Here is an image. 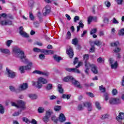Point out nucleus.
I'll list each match as a JSON object with an SVG mask.
<instances>
[{"instance_id": "1", "label": "nucleus", "mask_w": 124, "mask_h": 124, "mask_svg": "<svg viewBox=\"0 0 124 124\" xmlns=\"http://www.w3.org/2000/svg\"><path fill=\"white\" fill-rule=\"evenodd\" d=\"M13 51L14 56L16 58L20 59V60H21V62H23V61L28 60V59L26 58L27 56L25 55V53L23 50H21V48L16 46L13 48Z\"/></svg>"}, {"instance_id": "2", "label": "nucleus", "mask_w": 124, "mask_h": 124, "mask_svg": "<svg viewBox=\"0 0 124 124\" xmlns=\"http://www.w3.org/2000/svg\"><path fill=\"white\" fill-rule=\"evenodd\" d=\"M23 62H24L27 65L19 67V69L20 73H25L26 70L29 71V70L31 69L33 65L32 62L29 60V59H25V61H23Z\"/></svg>"}, {"instance_id": "3", "label": "nucleus", "mask_w": 124, "mask_h": 124, "mask_svg": "<svg viewBox=\"0 0 124 124\" xmlns=\"http://www.w3.org/2000/svg\"><path fill=\"white\" fill-rule=\"evenodd\" d=\"M85 72L86 74H89V71H90V68H91V67H92L91 70L92 72H93L94 74H97L98 71L94 64H91L90 62H86L85 63Z\"/></svg>"}, {"instance_id": "4", "label": "nucleus", "mask_w": 124, "mask_h": 124, "mask_svg": "<svg viewBox=\"0 0 124 124\" xmlns=\"http://www.w3.org/2000/svg\"><path fill=\"white\" fill-rule=\"evenodd\" d=\"M47 79L42 78L40 77L38 78L37 82L32 81V85L34 87H36L37 89H41L42 88V85L47 84Z\"/></svg>"}, {"instance_id": "5", "label": "nucleus", "mask_w": 124, "mask_h": 124, "mask_svg": "<svg viewBox=\"0 0 124 124\" xmlns=\"http://www.w3.org/2000/svg\"><path fill=\"white\" fill-rule=\"evenodd\" d=\"M63 81H64V82H69V81H70L72 83L73 85H74L75 87H77V88H82L81 85H80V83L70 76L64 78H63Z\"/></svg>"}, {"instance_id": "6", "label": "nucleus", "mask_w": 124, "mask_h": 124, "mask_svg": "<svg viewBox=\"0 0 124 124\" xmlns=\"http://www.w3.org/2000/svg\"><path fill=\"white\" fill-rule=\"evenodd\" d=\"M12 106H14L16 107V108H20L21 110H24L26 107L25 106V102L22 101L21 100L17 101V104L15 102H11Z\"/></svg>"}, {"instance_id": "7", "label": "nucleus", "mask_w": 124, "mask_h": 124, "mask_svg": "<svg viewBox=\"0 0 124 124\" xmlns=\"http://www.w3.org/2000/svg\"><path fill=\"white\" fill-rule=\"evenodd\" d=\"M109 64H110L111 68L112 69H116L118 68V62L115 61L114 59L110 58L109 59Z\"/></svg>"}, {"instance_id": "8", "label": "nucleus", "mask_w": 124, "mask_h": 124, "mask_svg": "<svg viewBox=\"0 0 124 124\" xmlns=\"http://www.w3.org/2000/svg\"><path fill=\"white\" fill-rule=\"evenodd\" d=\"M33 73L35 74H38L39 75H43V76H46V77L49 76V72H43L38 70H36L33 72Z\"/></svg>"}, {"instance_id": "9", "label": "nucleus", "mask_w": 124, "mask_h": 124, "mask_svg": "<svg viewBox=\"0 0 124 124\" xmlns=\"http://www.w3.org/2000/svg\"><path fill=\"white\" fill-rule=\"evenodd\" d=\"M29 88V85L27 83H23L19 85L18 89L19 91H26Z\"/></svg>"}, {"instance_id": "10", "label": "nucleus", "mask_w": 124, "mask_h": 124, "mask_svg": "<svg viewBox=\"0 0 124 124\" xmlns=\"http://www.w3.org/2000/svg\"><path fill=\"white\" fill-rule=\"evenodd\" d=\"M6 71L8 77H10V78H14L16 76V73L12 70L6 69Z\"/></svg>"}, {"instance_id": "11", "label": "nucleus", "mask_w": 124, "mask_h": 124, "mask_svg": "<svg viewBox=\"0 0 124 124\" xmlns=\"http://www.w3.org/2000/svg\"><path fill=\"white\" fill-rule=\"evenodd\" d=\"M66 53L67 55L69 56V58L71 59L73 57L74 53L73 52V50L72 49V47L71 46H69V48L66 50Z\"/></svg>"}, {"instance_id": "12", "label": "nucleus", "mask_w": 124, "mask_h": 124, "mask_svg": "<svg viewBox=\"0 0 124 124\" xmlns=\"http://www.w3.org/2000/svg\"><path fill=\"white\" fill-rule=\"evenodd\" d=\"M51 8L50 7V6L46 5V6L43 9V15L44 16H46L47 14H49L50 12Z\"/></svg>"}, {"instance_id": "13", "label": "nucleus", "mask_w": 124, "mask_h": 124, "mask_svg": "<svg viewBox=\"0 0 124 124\" xmlns=\"http://www.w3.org/2000/svg\"><path fill=\"white\" fill-rule=\"evenodd\" d=\"M24 28L23 27H20L19 28V33L20 35H22V36H23V37H29V35L24 31Z\"/></svg>"}, {"instance_id": "14", "label": "nucleus", "mask_w": 124, "mask_h": 124, "mask_svg": "<svg viewBox=\"0 0 124 124\" xmlns=\"http://www.w3.org/2000/svg\"><path fill=\"white\" fill-rule=\"evenodd\" d=\"M120 102V99L116 98H111L109 99V103L110 104H117Z\"/></svg>"}, {"instance_id": "15", "label": "nucleus", "mask_w": 124, "mask_h": 124, "mask_svg": "<svg viewBox=\"0 0 124 124\" xmlns=\"http://www.w3.org/2000/svg\"><path fill=\"white\" fill-rule=\"evenodd\" d=\"M66 71H68L69 72H75V73H78V74H80L81 72L77 68H66Z\"/></svg>"}, {"instance_id": "16", "label": "nucleus", "mask_w": 124, "mask_h": 124, "mask_svg": "<svg viewBox=\"0 0 124 124\" xmlns=\"http://www.w3.org/2000/svg\"><path fill=\"white\" fill-rule=\"evenodd\" d=\"M83 106H84V107H87L88 110L89 111H92V110H93V107L92 106V104L89 102H84Z\"/></svg>"}, {"instance_id": "17", "label": "nucleus", "mask_w": 124, "mask_h": 124, "mask_svg": "<svg viewBox=\"0 0 124 124\" xmlns=\"http://www.w3.org/2000/svg\"><path fill=\"white\" fill-rule=\"evenodd\" d=\"M0 25H2V26H8L9 25H12V21L10 20H7V21H0Z\"/></svg>"}, {"instance_id": "18", "label": "nucleus", "mask_w": 124, "mask_h": 124, "mask_svg": "<svg viewBox=\"0 0 124 124\" xmlns=\"http://www.w3.org/2000/svg\"><path fill=\"white\" fill-rule=\"evenodd\" d=\"M116 119L118 122H122V120H124V113H119L118 116H117Z\"/></svg>"}, {"instance_id": "19", "label": "nucleus", "mask_w": 124, "mask_h": 124, "mask_svg": "<svg viewBox=\"0 0 124 124\" xmlns=\"http://www.w3.org/2000/svg\"><path fill=\"white\" fill-rule=\"evenodd\" d=\"M42 53H43L45 55H53L54 51L52 50L42 49Z\"/></svg>"}, {"instance_id": "20", "label": "nucleus", "mask_w": 124, "mask_h": 124, "mask_svg": "<svg viewBox=\"0 0 124 124\" xmlns=\"http://www.w3.org/2000/svg\"><path fill=\"white\" fill-rule=\"evenodd\" d=\"M66 119L65 118V116L63 113H61L59 115V121L60 123H63Z\"/></svg>"}, {"instance_id": "21", "label": "nucleus", "mask_w": 124, "mask_h": 124, "mask_svg": "<svg viewBox=\"0 0 124 124\" xmlns=\"http://www.w3.org/2000/svg\"><path fill=\"white\" fill-rule=\"evenodd\" d=\"M93 44H94L96 46H100V45H101L102 43H101V42H100V41H99V40H96L94 42L91 43V46H93Z\"/></svg>"}, {"instance_id": "22", "label": "nucleus", "mask_w": 124, "mask_h": 124, "mask_svg": "<svg viewBox=\"0 0 124 124\" xmlns=\"http://www.w3.org/2000/svg\"><path fill=\"white\" fill-rule=\"evenodd\" d=\"M1 53L3 54H6V55H10V51H9V49L7 48H2L1 50Z\"/></svg>"}, {"instance_id": "23", "label": "nucleus", "mask_w": 124, "mask_h": 124, "mask_svg": "<svg viewBox=\"0 0 124 124\" xmlns=\"http://www.w3.org/2000/svg\"><path fill=\"white\" fill-rule=\"evenodd\" d=\"M28 97L31 98V99H36L37 98V95L35 94H28Z\"/></svg>"}, {"instance_id": "24", "label": "nucleus", "mask_w": 124, "mask_h": 124, "mask_svg": "<svg viewBox=\"0 0 124 124\" xmlns=\"http://www.w3.org/2000/svg\"><path fill=\"white\" fill-rule=\"evenodd\" d=\"M53 114V111L51 109H48L46 111V116H47V117H49L51 116V115Z\"/></svg>"}, {"instance_id": "25", "label": "nucleus", "mask_w": 124, "mask_h": 124, "mask_svg": "<svg viewBox=\"0 0 124 124\" xmlns=\"http://www.w3.org/2000/svg\"><path fill=\"white\" fill-rule=\"evenodd\" d=\"M110 45L112 47H115V46H119L120 45V43L119 42V41H117L114 42L113 43H111L110 44Z\"/></svg>"}, {"instance_id": "26", "label": "nucleus", "mask_w": 124, "mask_h": 124, "mask_svg": "<svg viewBox=\"0 0 124 124\" xmlns=\"http://www.w3.org/2000/svg\"><path fill=\"white\" fill-rule=\"evenodd\" d=\"M46 91H50L53 89V85L52 84H48L46 85Z\"/></svg>"}, {"instance_id": "27", "label": "nucleus", "mask_w": 124, "mask_h": 124, "mask_svg": "<svg viewBox=\"0 0 124 124\" xmlns=\"http://www.w3.org/2000/svg\"><path fill=\"white\" fill-rule=\"evenodd\" d=\"M49 117L48 116H47V115H45L43 117V121H44L45 123H47L49 121Z\"/></svg>"}, {"instance_id": "28", "label": "nucleus", "mask_w": 124, "mask_h": 124, "mask_svg": "<svg viewBox=\"0 0 124 124\" xmlns=\"http://www.w3.org/2000/svg\"><path fill=\"white\" fill-rule=\"evenodd\" d=\"M13 42V40H9L6 42V45L7 47H10L11 44Z\"/></svg>"}, {"instance_id": "29", "label": "nucleus", "mask_w": 124, "mask_h": 124, "mask_svg": "<svg viewBox=\"0 0 124 124\" xmlns=\"http://www.w3.org/2000/svg\"><path fill=\"white\" fill-rule=\"evenodd\" d=\"M33 52H35V53H39V52H41L42 53V49H40L37 47H34L33 48Z\"/></svg>"}, {"instance_id": "30", "label": "nucleus", "mask_w": 124, "mask_h": 124, "mask_svg": "<svg viewBox=\"0 0 124 124\" xmlns=\"http://www.w3.org/2000/svg\"><path fill=\"white\" fill-rule=\"evenodd\" d=\"M58 88L59 93H63V89L62 88V85L58 84Z\"/></svg>"}, {"instance_id": "31", "label": "nucleus", "mask_w": 124, "mask_h": 124, "mask_svg": "<svg viewBox=\"0 0 124 124\" xmlns=\"http://www.w3.org/2000/svg\"><path fill=\"white\" fill-rule=\"evenodd\" d=\"M22 120L23 122H25V123H26V124H31V121L27 117H23L22 118Z\"/></svg>"}, {"instance_id": "32", "label": "nucleus", "mask_w": 124, "mask_h": 124, "mask_svg": "<svg viewBox=\"0 0 124 124\" xmlns=\"http://www.w3.org/2000/svg\"><path fill=\"white\" fill-rule=\"evenodd\" d=\"M97 62L99 63H102V62H104V59L102 58V57H99L97 59Z\"/></svg>"}, {"instance_id": "33", "label": "nucleus", "mask_w": 124, "mask_h": 124, "mask_svg": "<svg viewBox=\"0 0 124 124\" xmlns=\"http://www.w3.org/2000/svg\"><path fill=\"white\" fill-rule=\"evenodd\" d=\"M54 109L56 112H59V111L62 109V107L60 106H55Z\"/></svg>"}, {"instance_id": "34", "label": "nucleus", "mask_w": 124, "mask_h": 124, "mask_svg": "<svg viewBox=\"0 0 124 124\" xmlns=\"http://www.w3.org/2000/svg\"><path fill=\"white\" fill-rule=\"evenodd\" d=\"M66 39H70L71 38V33L70 31H68L67 32V34L66 35Z\"/></svg>"}, {"instance_id": "35", "label": "nucleus", "mask_w": 124, "mask_h": 124, "mask_svg": "<svg viewBox=\"0 0 124 124\" xmlns=\"http://www.w3.org/2000/svg\"><path fill=\"white\" fill-rule=\"evenodd\" d=\"M104 97L105 98V100L107 101L109 99V94L108 93H105L104 94Z\"/></svg>"}, {"instance_id": "36", "label": "nucleus", "mask_w": 124, "mask_h": 124, "mask_svg": "<svg viewBox=\"0 0 124 124\" xmlns=\"http://www.w3.org/2000/svg\"><path fill=\"white\" fill-rule=\"evenodd\" d=\"M54 59L56 62H60L61 60H62V58L60 57L59 56H58L57 55H55L54 56Z\"/></svg>"}, {"instance_id": "37", "label": "nucleus", "mask_w": 124, "mask_h": 124, "mask_svg": "<svg viewBox=\"0 0 124 124\" xmlns=\"http://www.w3.org/2000/svg\"><path fill=\"white\" fill-rule=\"evenodd\" d=\"M89 58H90V56L88 54H85V55L83 56V60L84 61H85V63L86 62H88L87 61H88V59H89Z\"/></svg>"}, {"instance_id": "38", "label": "nucleus", "mask_w": 124, "mask_h": 124, "mask_svg": "<svg viewBox=\"0 0 124 124\" xmlns=\"http://www.w3.org/2000/svg\"><path fill=\"white\" fill-rule=\"evenodd\" d=\"M9 89L11 91V92H16V89L13 86H10L9 87Z\"/></svg>"}, {"instance_id": "39", "label": "nucleus", "mask_w": 124, "mask_h": 124, "mask_svg": "<svg viewBox=\"0 0 124 124\" xmlns=\"http://www.w3.org/2000/svg\"><path fill=\"white\" fill-rule=\"evenodd\" d=\"M105 5H106V7L109 8L111 6V3L109 1H106L105 2Z\"/></svg>"}, {"instance_id": "40", "label": "nucleus", "mask_w": 124, "mask_h": 124, "mask_svg": "<svg viewBox=\"0 0 124 124\" xmlns=\"http://www.w3.org/2000/svg\"><path fill=\"white\" fill-rule=\"evenodd\" d=\"M0 114H3L4 113V108L1 104H0Z\"/></svg>"}, {"instance_id": "41", "label": "nucleus", "mask_w": 124, "mask_h": 124, "mask_svg": "<svg viewBox=\"0 0 124 124\" xmlns=\"http://www.w3.org/2000/svg\"><path fill=\"white\" fill-rule=\"evenodd\" d=\"M95 105L96 108H98V110H100V109H101V107H100V105L99 104V102H96L95 103Z\"/></svg>"}, {"instance_id": "42", "label": "nucleus", "mask_w": 124, "mask_h": 124, "mask_svg": "<svg viewBox=\"0 0 124 124\" xmlns=\"http://www.w3.org/2000/svg\"><path fill=\"white\" fill-rule=\"evenodd\" d=\"M38 113H42L44 112V108L43 107H39L38 109Z\"/></svg>"}, {"instance_id": "43", "label": "nucleus", "mask_w": 124, "mask_h": 124, "mask_svg": "<svg viewBox=\"0 0 124 124\" xmlns=\"http://www.w3.org/2000/svg\"><path fill=\"white\" fill-rule=\"evenodd\" d=\"M70 96H71V95L70 94H63L62 97V98H67V99H69V98H70Z\"/></svg>"}, {"instance_id": "44", "label": "nucleus", "mask_w": 124, "mask_h": 124, "mask_svg": "<svg viewBox=\"0 0 124 124\" xmlns=\"http://www.w3.org/2000/svg\"><path fill=\"white\" fill-rule=\"evenodd\" d=\"M108 117H109V115H108V114H103L101 115V119H102V120L107 119V118H108Z\"/></svg>"}, {"instance_id": "45", "label": "nucleus", "mask_w": 124, "mask_h": 124, "mask_svg": "<svg viewBox=\"0 0 124 124\" xmlns=\"http://www.w3.org/2000/svg\"><path fill=\"white\" fill-rule=\"evenodd\" d=\"M72 44L74 45H77L78 44V39H74L72 41Z\"/></svg>"}, {"instance_id": "46", "label": "nucleus", "mask_w": 124, "mask_h": 124, "mask_svg": "<svg viewBox=\"0 0 124 124\" xmlns=\"http://www.w3.org/2000/svg\"><path fill=\"white\" fill-rule=\"evenodd\" d=\"M96 31H97V29H96V28H94L91 31L90 34H94V33H96Z\"/></svg>"}, {"instance_id": "47", "label": "nucleus", "mask_w": 124, "mask_h": 124, "mask_svg": "<svg viewBox=\"0 0 124 124\" xmlns=\"http://www.w3.org/2000/svg\"><path fill=\"white\" fill-rule=\"evenodd\" d=\"M121 48L120 47H116L114 50L113 51L114 53H120L121 52Z\"/></svg>"}, {"instance_id": "48", "label": "nucleus", "mask_w": 124, "mask_h": 124, "mask_svg": "<svg viewBox=\"0 0 124 124\" xmlns=\"http://www.w3.org/2000/svg\"><path fill=\"white\" fill-rule=\"evenodd\" d=\"M51 120L54 122V123H57L58 122V118L55 116H51Z\"/></svg>"}, {"instance_id": "49", "label": "nucleus", "mask_w": 124, "mask_h": 124, "mask_svg": "<svg viewBox=\"0 0 124 124\" xmlns=\"http://www.w3.org/2000/svg\"><path fill=\"white\" fill-rule=\"evenodd\" d=\"M119 34L121 36L124 35V28L122 29L119 31Z\"/></svg>"}, {"instance_id": "50", "label": "nucleus", "mask_w": 124, "mask_h": 124, "mask_svg": "<svg viewBox=\"0 0 124 124\" xmlns=\"http://www.w3.org/2000/svg\"><path fill=\"white\" fill-rule=\"evenodd\" d=\"M99 90L102 93H105V88L103 87V85H101L99 87Z\"/></svg>"}, {"instance_id": "51", "label": "nucleus", "mask_w": 124, "mask_h": 124, "mask_svg": "<svg viewBox=\"0 0 124 124\" xmlns=\"http://www.w3.org/2000/svg\"><path fill=\"white\" fill-rule=\"evenodd\" d=\"M112 23L113 24H119V21L116 20V18L113 17L112 19Z\"/></svg>"}, {"instance_id": "52", "label": "nucleus", "mask_w": 124, "mask_h": 124, "mask_svg": "<svg viewBox=\"0 0 124 124\" xmlns=\"http://www.w3.org/2000/svg\"><path fill=\"white\" fill-rule=\"evenodd\" d=\"M22 110H20V112L17 111V112H16L13 114V116L14 117H16L17 116H19V115H20V114H21V112Z\"/></svg>"}, {"instance_id": "53", "label": "nucleus", "mask_w": 124, "mask_h": 124, "mask_svg": "<svg viewBox=\"0 0 124 124\" xmlns=\"http://www.w3.org/2000/svg\"><path fill=\"white\" fill-rule=\"evenodd\" d=\"M39 58L40 60H44V59H45V55H44V54H41L39 55Z\"/></svg>"}, {"instance_id": "54", "label": "nucleus", "mask_w": 124, "mask_h": 124, "mask_svg": "<svg viewBox=\"0 0 124 124\" xmlns=\"http://www.w3.org/2000/svg\"><path fill=\"white\" fill-rule=\"evenodd\" d=\"M112 93L113 95H116L118 93V91L116 89H113L112 91Z\"/></svg>"}, {"instance_id": "55", "label": "nucleus", "mask_w": 124, "mask_h": 124, "mask_svg": "<svg viewBox=\"0 0 124 124\" xmlns=\"http://www.w3.org/2000/svg\"><path fill=\"white\" fill-rule=\"evenodd\" d=\"M92 21H93V16H89L88 19V24H91Z\"/></svg>"}, {"instance_id": "56", "label": "nucleus", "mask_w": 124, "mask_h": 124, "mask_svg": "<svg viewBox=\"0 0 124 124\" xmlns=\"http://www.w3.org/2000/svg\"><path fill=\"white\" fill-rule=\"evenodd\" d=\"M29 17L31 19V20H33L34 19V16H33V15H32V13H30V16Z\"/></svg>"}, {"instance_id": "57", "label": "nucleus", "mask_w": 124, "mask_h": 124, "mask_svg": "<svg viewBox=\"0 0 124 124\" xmlns=\"http://www.w3.org/2000/svg\"><path fill=\"white\" fill-rule=\"evenodd\" d=\"M87 94H88V95L90 97H94V95H93V93H87Z\"/></svg>"}, {"instance_id": "58", "label": "nucleus", "mask_w": 124, "mask_h": 124, "mask_svg": "<svg viewBox=\"0 0 124 124\" xmlns=\"http://www.w3.org/2000/svg\"><path fill=\"white\" fill-rule=\"evenodd\" d=\"M92 47L90 48V52L93 53L94 52V46H91Z\"/></svg>"}, {"instance_id": "59", "label": "nucleus", "mask_w": 124, "mask_h": 124, "mask_svg": "<svg viewBox=\"0 0 124 124\" xmlns=\"http://www.w3.org/2000/svg\"><path fill=\"white\" fill-rule=\"evenodd\" d=\"M31 124H37V121H36L35 119H32L31 122Z\"/></svg>"}, {"instance_id": "60", "label": "nucleus", "mask_w": 124, "mask_h": 124, "mask_svg": "<svg viewBox=\"0 0 124 124\" xmlns=\"http://www.w3.org/2000/svg\"><path fill=\"white\" fill-rule=\"evenodd\" d=\"M83 65V62H79L78 65L76 66V68H78L79 66H81V65Z\"/></svg>"}, {"instance_id": "61", "label": "nucleus", "mask_w": 124, "mask_h": 124, "mask_svg": "<svg viewBox=\"0 0 124 124\" xmlns=\"http://www.w3.org/2000/svg\"><path fill=\"white\" fill-rule=\"evenodd\" d=\"M87 32L88 31H83V32L81 35V37H84L85 36V34H87Z\"/></svg>"}, {"instance_id": "62", "label": "nucleus", "mask_w": 124, "mask_h": 124, "mask_svg": "<svg viewBox=\"0 0 124 124\" xmlns=\"http://www.w3.org/2000/svg\"><path fill=\"white\" fill-rule=\"evenodd\" d=\"M78 109L79 110H83V106H82L81 105H79Z\"/></svg>"}, {"instance_id": "63", "label": "nucleus", "mask_w": 124, "mask_h": 124, "mask_svg": "<svg viewBox=\"0 0 124 124\" xmlns=\"http://www.w3.org/2000/svg\"><path fill=\"white\" fill-rule=\"evenodd\" d=\"M36 45H38V46H42L43 45L42 43L40 42H36Z\"/></svg>"}, {"instance_id": "64", "label": "nucleus", "mask_w": 124, "mask_h": 124, "mask_svg": "<svg viewBox=\"0 0 124 124\" xmlns=\"http://www.w3.org/2000/svg\"><path fill=\"white\" fill-rule=\"evenodd\" d=\"M78 62V59L77 58V57H76V58L75 59V61L74 62V64L75 65Z\"/></svg>"}]
</instances>
